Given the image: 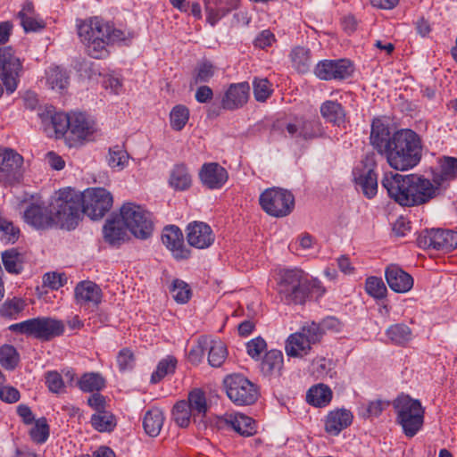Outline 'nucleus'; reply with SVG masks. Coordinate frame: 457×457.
<instances>
[{
	"instance_id": "nucleus-1",
	"label": "nucleus",
	"mask_w": 457,
	"mask_h": 457,
	"mask_svg": "<svg viewBox=\"0 0 457 457\" xmlns=\"http://www.w3.org/2000/svg\"><path fill=\"white\" fill-rule=\"evenodd\" d=\"M276 291L285 304H304L311 294L320 296L325 289L321 283L298 268L279 270L275 278Z\"/></svg>"
},
{
	"instance_id": "nucleus-2",
	"label": "nucleus",
	"mask_w": 457,
	"mask_h": 457,
	"mask_svg": "<svg viewBox=\"0 0 457 457\" xmlns=\"http://www.w3.org/2000/svg\"><path fill=\"white\" fill-rule=\"evenodd\" d=\"M78 34L85 46L87 54L95 59H104L109 55L108 46L123 39V32L99 17L81 21L78 25Z\"/></svg>"
},
{
	"instance_id": "nucleus-3",
	"label": "nucleus",
	"mask_w": 457,
	"mask_h": 457,
	"mask_svg": "<svg viewBox=\"0 0 457 457\" xmlns=\"http://www.w3.org/2000/svg\"><path fill=\"white\" fill-rule=\"evenodd\" d=\"M393 145L386 157L390 167L396 170L414 168L421 160L422 143L411 129H400L393 133Z\"/></svg>"
},
{
	"instance_id": "nucleus-4",
	"label": "nucleus",
	"mask_w": 457,
	"mask_h": 457,
	"mask_svg": "<svg viewBox=\"0 0 457 457\" xmlns=\"http://www.w3.org/2000/svg\"><path fill=\"white\" fill-rule=\"evenodd\" d=\"M80 192L70 187L61 189L51 204L57 227L68 230L74 229L81 217Z\"/></svg>"
},
{
	"instance_id": "nucleus-5",
	"label": "nucleus",
	"mask_w": 457,
	"mask_h": 457,
	"mask_svg": "<svg viewBox=\"0 0 457 457\" xmlns=\"http://www.w3.org/2000/svg\"><path fill=\"white\" fill-rule=\"evenodd\" d=\"M396 413V422L402 427L404 435L411 438L418 434L424 424L425 410L421 403L408 395H401L393 402Z\"/></svg>"
},
{
	"instance_id": "nucleus-6",
	"label": "nucleus",
	"mask_w": 457,
	"mask_h": 457,
	"mask_svg": "<svg viewBox=\"0 0 457 457\" xmlns=\"http://www.w3.org/2000/svg\"><path fill=\"white\" fill-rule=\"evenodd\" d=\"M10 329L41 341H50L64 333L63 321L51 317H37L13 324Z\"/></svg>"
},
{
	"instance_id": "nucleus-7",
	"label": "nucleus",
	"mask_w": 457,
	"mask_h": 457,
	"mask_svg": "<svg viewBox=\"0 0 457 457\" xmlns=\"http://www.w3.org/2000/svg\"><path fill=\"white\" fill-rule=\"evenodd\" d=\"M120 217L125 227L134 237L146 239L154 230L152 215L141 205L134 203H125L120 210Z\"/></svg>"
},
{
	"instance_id": "nucleus-8",
	"label": "nucleus",
	"mask_w": 457,
	"mask_h": 457,
	"mask_svg": "<svg viewBox=\"0 0 457 457\" xmlns=\"http://www.w3.org/2000/svg\"><path fill=\"white\" fill-rule=\"evenodd\" d=\"M321 337L320 327L315 322L307 323L299 331L287 337L285 345L286 353L289 357L303 358L309 354L312 345L320 342Z\"/></svg>"
},
{
	"instance_id": "nucleus-9",
	"label": "nucleus",
	"mask_w": 457,
	"mask_h": 457,
	"mask_svg": "<svg viewBox=\"0 0 457 457\" xmlns=\"http://www.w3.org/2000/svg\"><path fill=\"white\" fill-rule=\"evenodd\" d=\"M259 202L266 213L277 218L289 215L295 208L294 195L280 187L266 189L261 194Z\"/></svg>"
},
{
	"instance_id": "nucleus-10",
	"label": "nucleus",
	"mask_w": 457,
	"mask_h": 457,
	"mask_svg": "<svg viewBox=\"0 0 457 457\" xmlns=\"http://www.w3.org/2000/svg\"><path fill=\"white\" fill-rule=\"evenodd\" d=\"M80 195L82 212L92 220L103 218L112 206V195L105 188H87Z\"/></svg>"
},
{
	"instance_id": "nucleus-11",
	"label": "nucleus",
	"mask_w": 457,
	"mask_h": 457,
	"mask_svg": "<svg viewBox=\"0 0 457 457\" xmlns=\"http://www.w3.org/2000/svg\"><path fill=\"white\" fill-rule=\"evenodd\" d=\"M23 73V62L15 55L11 46L0 47V79L8 94L18 87Z\"/></svg>"
},
{
	"instance_id": "nucleus-12",
	"label": "nucleus",
	"mask_w": 457,
	"mask_h": 457,
	"mask_svg": "<svg viewBox=\"0 0 457 457\" xmlns=\"http://www.w3.org/2000/svg\"><path fill=\"white\" fill-rule=\"evenodd\" d=\"M224 384L228 398L237 405H249L257 400L255 386L242 375L228 376Z\"/></svg>"
},
{
	"instance_id": "nucleus-13",
	"label": "nucleus",
	"mask_w": 457,
	"mask_h": 457,
	"mask_svg": "<svg viewBox=\"0 0 457 457\" xmlns=\"http://www.w3.org/2000/svg\"><path fill=\"white\" fill-rule=\"evenodd\" d=\"M408 196L410 207L425 204L439 195L432 180L419 174H408Z\"/></svg>"
},
{
	"instance_id": "nucleus-14",
	"label": "nucleus",
	"mask_w": 457,
	"mask_h": 457,
	"mask_svg": "<svg viewBox=\"0 0 457 457\" xmlns=\"http://www.w3.org/2000/svg\"><path fill=\"white\" fill-rule=\"evenodd\" d=\"M362 168L353 170L354 181L358 190H361L368 199L373 198L378 193V176L374 171L376 168L375 155L367 154L361 162Z\"/></svg>"
},
{
	"instance_id": "nucleus-15",
	"label": "nucleus",
	"mask_w": 457,
	"mask_h": 457,
	"mask_svg": "<svg viewBox=\"0 0 457 457\" xmlns=\"http://www.w3.org/2000/svg\"><path fill=\"white\" fill-rule=\"evenodd\" d=\"M417 242L423 248L451 252L457 248V232L450 229H430L420 234Z\"/></svg>"
},
{
	"instance_id": "nucleus-16",
	"label": "nucleus",
	"mask_w": 457,
	"mask_h": 457,
	"mask_svg": "<svg viewBox=\"0 0 457 457\" xmlns=\"http://www.w3.org/2000/svg\"><path fill=\"white\" fill-rule=\"evenodd\" d=\"M353 71V63L348 59L322 60L314 68V74L323 80H344Z\"/></svg>"
},
{
	"instance_id": "nucleus-17",
	"label": "nucleus",
	"mask_w": 457,
	"mask_h": 457,
	"mask_svg": "<svg viewBox=\"0 0 457 457\" xmlns=\"http://www.w3.org/2000/svg\"><path fill=\"white\" fill-rule=\"evenodd\" d=\"M23 157L16 151L0 146V179L9 184L17 183L22 177Z\"/></svg>"
},
{
	"instance_id": "nucleus-18",
	"label": "nucleus",
	"mask_w": 457,
	"mask_h": 457,
	"mask_svg": "<svg viewBox=\"0 0 457 457\" xmlns=\"http://www.w3.org/2000/svg\"><path fill=\"white\" fill-rule=\"evenodd\" d=\"M408 175H402L393 171L384 174L381 181L382 187L386 190L388 196L401 206L410 207L408 196Z\"/></svg>"
},
{
	"instance_id": "nucleus-19",
	"label": "nucleus",
	"mask_w": 457,
	"mask_h": 457,
	"mask_svg": "<svg viewBox=\"0 0 457 457\" xmlns=\"http://www.w3.org/2000/svg\"><path fill=\"white\" fill-rule=\"evenodd\" d=\"M24 220L36 228H48L56 226L52 207L35 202L27 205L23 214Z\"/></svg>"
},
{
	"instance_id": "nucleus-20",
	"label": "nucleus",
	"mask_w": 457,
	"mask_h": 457,
	"mask_svg": "<svg viewBox=\"0 0 457 457\" xmlns=\"http://www.w3.org/2000/svg\"><path fill=\"white\" fill-rule=\"evenodd\" d=\"M457 179V158L442 156L437 159L436 166L432 169V182L437 186V191L445 188L450 182Z\"/></svg>"
},
{
	"instance_id": "nucleus-21",
	"label": "nucleus",
	"mask_w": 457,
	"mask_h": 457,
	"mask_svg": "<svg viewBox=\"0 0 457 457\" xmlns=\"http://www.w3.org/2000/svg\"><path fill=\"white\" fill-rule=\"evenodd\" d=\"M187 243L197 249L210 247L215 240V235L212 228L204 222L194 221L187 227Z\"/></svg>"
},
{
	"instance_id": "nucleus-22",
	"label": "nucleus",
	"mask_w": 457,
	"mask_h": 457,
	"mask_svg": "<svg viewBox=\"0 0 457 457\" xmlns=\"http://www.w3.org/2000/svg\"><path fill=\"white\" fill-rule=\"evenodd\" d=\"M102 289L89 280L80 281L74 289V298L82 308H96L102 302Z\"/></svg>"
},
{
	"instance_id": "nucleus-23",
	"label": "nucleus",
	"mask_w": 457,
	"mask_h": 457,
	"mask_svg": "<svg viewBox=\"0 0 457 457\" xmlns=\"http://www.w3.org/2000/svg\"><path fill=\"white\" fill-rule=\"evenodd\" d=\"M162 242L177 260L187 259L190 256V250L185 247L183 234L177 226L170 225L163 228Z\"/></svg>"
},
{
	"instance_id": "nucleus-24",
	"label": "nucleus",
	"mask_w": 457,
	"mask_h": 457,
	"mask_svg": "<svg viewBox=\"0 0 457 457\" xmlns=\"http://www.w3.org/2000/svg\"><path fill=\"white\" fill-rule=\"evenodd\" d=\"M370 139L372 146L381 154L386 155L393 145V134L390 132L389 125L381 118H375L372 120Z\"/></svg>"
},
{
	"instance_id": "nucleus-25",
	"label": "nucleus",
	"mask_w": 457,
	"mask_h": 457,
	"mask_svg": "<svg viewBox=\"0 0 457 457\" xmlns=\"http://www.w3.org/2000/svg\"><path fill=\"white\" fill-rule=\"evenodd\" d=\"M204 186L209 189H220L228 181V173L217 162L204 163L199 172Z\"/></svg>"
},
{
	"instance_id": "nucleus-26",
	"label": "nucleus",
	"mask_w": 457,
	"mask_h": 457,
	"mask_svg": "<svg viewBox=\"0 0 457 457\" xmlns=\"http://www.w3.org/2000/svg\"><path fill=\"white\" fill-rule=\"evenodd\" d=\"M96 131V123L83 112L71 113L70 132L79 143L91 140Z\"/></svg>"
},
{
	"instance_id": "nucleus-27",
	"label": "nucleus",
	"mask_w": 457,
	"mask_h": 457,
	"mask_svg": "<svg viewBox=\"0 0 457 457\" xmlns=\"http://www.w3.org/2000/svg\"><path fill=\"white\" fill-rule=\"evenodd\" d=\"M385 277L389 287L396 293H407L413 287V278L398 265L387 266Z\"/></svg>"
},
{
	"instance_id": "nucleus-28",
	"label": "nucleus",
	"mask_w": 457,
	"mask_h": 457,
	"mask_svg": "<svg viewBox=\"0 0 457 457\" xmlns=\"http://www.w3.org/2000/svg\"><path fill=\"white\" fill-rule=\"evenodd\" d=\"M250 86L247 82L232 84L222 99V106L227 110L243 107L249 99Z\"/></svg>"
},
{
	"instance_id": "nucleus-29",
	"label": "nucleus",
	"mask_w": 457,
	"mask_h": 457,
	"mask_svg": "<svg viewBox=\"0 0 457 457\" xmlns=\"http://www.w3.org/2000/svg\"><path fill=\"white\" fill-rule=\"evenodd\" d=\"M353 415L346 409H336L328 412L325 420V431L331 436H338L353 422Z\"/></svg>"
},
{
	"instance_id": "nucleus-30",
	"label": "nucleus",
	"mask_w": 457,
	"mask_h": 457,
	"mask_svg": "<svg viewBox=\"0 0 457 457\" xmlns=\"http://www.w3.org/2000/svg\"><path fill=\"white\" fill-rule=\"evenodd\" d=\"M284 356L281 351L272 349L267 352L261 362L262 373L269 378H278L282 374Z\"/></svg>"
},
{
	"instance_id": "nucleus-31",
	"label": "nucleus",
	"mask_w": 457,
	"mask_h": 457,
	"mask_svg": "<svg viewBox=\"0 0 457 457\" xmlns=\"http://www.w3.org/2000/svg\"><path fill=\"white\" fill-rule=\"evenodd\" d=\"M202 344L206 345L209 364L214 368L220 367L228 357L226 345L220 339H213L209 337H203Z\"/></svg>"
},
{
	"instance_id": "nucleus-32",
	"label": "nucleus",
	"mask_w": 457,
	"mask_h": 457,
	"mask_svg": "<svg viewBox=\"0 0 457 457\" xmlns=\"http://www.w3.org/2000/svg\"><path fill=\"white\" fill-rule=\"evenodd\" d=\"M186 403L188 404L194 416V422L203 421L209 410L205 392L200 388L192 389L187 395Z\"/></svg>"
},
{
	"instance_id": "nucleus-33",
	"label": "nucleus",
	"mask_w": 457,
	"mask_h": 457,
	"mask_svg": "<svg viewBox=\"0 0 457 457\" xmlns=\"http://www.w3.org/2000/svg\"><path fill=\"white\" fill-rule=\"evenodd\" d=\"M168 183L176 191L189 189L192 186V175L188 167L184 163L175 164L170 170Z\"/></svg>"
},
{
	"instance_id": "nucleus-34",
	"label": "nucleus",
	"mask_w": 457,
	"mask_h": 457,
	"mask_svg": "<svg viewBox=\"0 0 457 457\" xmlns=\"http://www.w3.org/2000/svg\"><path fill=\"white\" fill-rule=\"evenodd\" d=\"M226 424L243 436H253L256 432V425L253 419L243 413H230L225 417Z\"/></svg>"
},
{
	"instance_id": "nucleus-35",
	"label": "nucleus",
	"mask_w": 457,
	"mask_h": 457,
	"mask_svg": "<svg viewBox=\"0 0 457 457\" xmlns=\"http://www.w3.org/2000/svg\"><path fill=\"white\" fill-rule=\"evenodd\" d=\"M43 121L46 125L45 129L49 137L61 138L68 130L70 131L71 114L54 112L50 115L48 121L46 120H44Z\"/></svg>"
},
{
	"instance_id": "nucleus-36",
	"label": "nucleus",
	"mask_w": 457,
	"mask_h": 457,
	"mask_svg": "<svg viewBox=\"0 0 457 457\" xmlns=\"http://www.w3.org/2000/svg\"><path fill=\"white\" fill-rule=\"evenodd\" d=\"M127 229L120 217L108 220L103 228L104 240L110 245H119L127 237Z\"/></svg>"
},
{
	"instance_id": "nucleus-37",
	"label": "nucleus",
	"mask_w": 457,
	"mask_h": 457,
	"mask_svg": "<svg viewBox=\"0 0 457 457\" xmlns=\"http://www.w3.org/2000/svg\"><path fill=\"white\" fill-rule=\"evenodd\" d=\"M320 114L326 121L341 126L345 121V112L341 104L328 100L320 105Z\"/></svg>"
},
{
	"instance_id": "nucleus-38",
	"label": "nucleus",
	"mask_w": 457,
	"mask_h": 457,
	"mask_svg": "<svg viewBox=\"0 0 457 457\" xmlns=\"http://www.w3.org/2000/svg\"><path fill=\"white\" fill-rule=\"evenodd\" d=\"M164 416L161 410L153 408L147 411L143 419V428L150 436H157L163 426Z\"/></svg>"
},
{
	"instance_id": "nucleus-39",
	"label": "nucleus",
	"mask_w": 457,
	"mask_h": 457,
	"mask_svg": "<svg viewBox=\"0 0 457 457\" xmlns=\"http://www.w3.org/2000/svg\"><path fill=\"white\" fill-rule=\"evenodd\" d=\"M292 66L300 73H306L312 65V53L303 46L294 47L289 54Z\"/></svg>"
},
{
	"instance_id": "nucleus-40",
	"label": "nucleus",
	"mask_w": 457,
	"mask_h": 457,
	"mask_svg": "<svg viewBox=\"0 0 457 457\" xmlns=\"http://www.w3.org/2000/svg\"><path fill=\"white\" fill-rule=\"evenodd\" d=\"M18 18L21 20V25L26 32L37 31L45 27L43 21L36 19L34 6L30 2L23 4L22 9L18 12Z\"/></svg>"
},
{
	"instance_id": "nucleus-41",
	"label": "nucleus",
	"mask_w": 457,
	"mask_h": 457,
	"mask_svg": "<svg viewBox=\"0 0 457 457\" xmlns=\"http://www.w3.org/2000/svg\"><path fill=\"white\" fill-rule=\"evenodd\" d=\"M331 389L323 384L312 386L306 395L307 402L315 407H324L331 402Z\"/></svg>"
},
{
	"instance_id": "nucleus-42",
	"label": "nucleus",
	"mask_w": 457,
	"mask_h": 457,
	"mask_svg": "<svg viewBox=\"0 0 457 457\" xmlns=\"http://www.w3.org/2000/svg\"><path fill=\"white\" fill-rule=\"evenodd\" d=\"M2 262L7 272L20 274L23 270L25 255L12 248L2 253Z\"/></svg>"
},
{
	"instance_id": "nucleus-43",
	"label": "nucleus",
	"mask_w": 457,
	"mask_h": 457,
	"mask_svg": "<svg viewBox=\"0 0 457 457\" xmlns=\"http://www.w3.org/2000/svg\"><path fill=\"white\" fill-rule=\"evenodd\" d=\"M78 386L83 392H99L105 387V379L97 372H87L78 380Z\"/></svg>"
},
{
	"instance_id": "nucleus-44",
	"label": "nucleus",
	"mask_w": 457,
	"mask_h": 457,
	"mask_svg": "<svg viewBox=\"0 0 457 457\" xmlns=\"http://www.w3.org/2000/svg\"><path fill=\"white\" fill-rule=\"evenodd\" d=\"M68 72L60 67H50L46 71V81L49 87L58 92H62L69 85Z\"/></svg>"
},
{
	"instance_id": "nucleus-45",
	"label": "nucleus",
	"mask_w": 457,
	"mask_h": 457,
	"mask_svg": "<svg viewBox=\"0 0 457 457\" xmlns=\"http://www.w3.org/2000/svg\"><path fill=\"white\" fill-rule=\"evenodd\" d=\"M388 339L395 345H404L412 338L411 329L403 323L391 325L386 331Z\"/></svg>"
},
{
	"instance_id": "nucleus-46",
	"label": "nucleus",
	"mask_w": 457,
	"mask_h": 457,
	"mask_svg": "<svg viewBox=\"0 0 457 457\" xmlns=\"http://www.w3.org/2000/svg\"><path fill=\"white\" fill-rule=\"evenodd\" d=\"M90 423L98 432H111L117 425L114 415L106 410L94 413Z\"/></svg>"
},
{
	"instance_id": "nucleus-47",
	"label": "nucleus",
	"mask_w": 457,
	"mask_h": 457,
	"mask_svg": "<svg viewBox=\"0 0 457 457\" xmlns=\"http://www.w3.org/2000/svg\"><path fill=\"white\" fill-rule=\"evenodd\" d=\"M172 298L178 303H187L191 296L192 291L189 285L182 279L175 278L169 287Z\"/></svg>"
},
{
	"instance_id": "nucleus-48",
	"label": "nucleus",
	"mask_w": 457,
	"mask_h": 457,
	"mask_svg": "<svg viewBox=\"0 0 457 457\" xmlns=\"http://www.w3.org/2000/svg\"><path fill=\"white\" fill-rule=\"evenodd\" d=\"M172 419L180 428H187L191 420L194 421L193 412L186 403V400L179 401L173 406Z\"/></svg>"
},
{
	"instance_id": "nucleus-49",
	"label": "nucleus",
	"mask_w": 457,
	"mask_h": 457,
	"mask_svg": "<svg viewBox=\"0 0 457 457\" xmlns=\"http://www.w3.org/2000/svg\"><path fill=\"white\" fill-rule=\"evenodd\" d=\"M322 123L318 119L308 120L302 116V139L311 140L323 137Z\"/></svg>"
},
{
	"instance_id": "nucleus-50",
	"label": "nucleus",
	"mask_w": 457,
	"mask_h": 457,
	"mask_svg": "<svg viewBox=\"0 0 457 457\" xmlns=\"http://www.w3.org/2000/svg\"><path fill=\"white\" fill-rule=\"evenodd\" d=\"M177 362V359L171 355L162 359L151 376V382L156 384L167 375L174 373Z\"/></svg>"
},
{
	"instance_id": "nucleus-51",
	"label": "nucleus",
	"mask_w": 457,
	"mask_h": 457,
	"mask_svg": "<svg viewBox=\"0 0 457 457\" xmlns=\"http://www.w3.org/2000/svg\"><path fill=\"white\" fill-rule=\"evenodd\" d=\"M189 120V110L183 104L174 106L170 113V127L180 131L184 129Z\"/></svg>"
},
{
	"instance_id": "nucleus-52",
	"label": "nucleus",
	"mask_w": 457,
	"mask_h": 457,
	"mask_svg": "<svg viewBox=\"0 0 457 457\" xmlns=\"http://www.w3.org/2000/svg\"><path fill=\"white\" fill-rule=\"evenodd\" d=\"M25 306L26 303L21 298L13 297L8 299L0 306V316L8 319H17Z\"/></svg>"
},
{
	"instance_id": "nucleus-53",
	"label": "nucleus",
	"mask_w": 457,
	"mask_h": 457,
	"mask_svg": "<svg viewBox=\"0 0 457 457\" xmlns=\"http://www.w3.org/2000/svg\"><path fill=\"white\" fill-rule=\"evenodd\" d=\"M20 361V355L14 346L4 345L0 347V364L6 370H12Z\"/></svg>"
},
{
	"instance_id": "nucleus-54",
	"label": "nucleus",
	"mask_w": 457,
	"mask_h": 457,
	"mask_svg": "<svg viewBox=\"0 0 457 457\" xmlns=\"http://www.w3.org/2000/svg\"><path fill=\"white\" fill-rule=\"evenodd\" d=\"M215 72V67L209 62L199 64L193 74L190 86L203 84L210 81Z\"/></svg>"
},
{
	"instance_id": "nucleus-55",
	"label": "nucleus",
	"mask_w": 457,
	"mask_h": 457,
	"mask_svg": "<svg viewBox=\"0 0 457 457\" xmlns=\"http://www.w3.org/2000/svg\"><path fill=\"white\" fill-rule=\"evenodd\" d=\"M366 293L376 299H382L386 296L387 289L382 278L369 277L365 281Z\"/></svg>"
},
{
	"instance_id": "nucleus-56",
	"label": "nucleus",
	"mask_w": 457,
	"mask_h": 457,
	"mask_svg": "<svg viewBox=\"0 0 457 457\" xmlns=\"http://www.w3.org/2000/svg\"><path fill=\"white\" fill-rule=\"evenodd\" d=\"M49 426L46 418L42 417L36 420L34 427L29 430V436L36 444L45 443L49 436Z\"/></svg>"
},
{
	"instance_id": "nucleus-57",
	"label": "nucleus",
	"mask_w": 457,
	"mask_h": 457,
	"mask_svg": "<svg viewBox=\"0 0 457 457\" xmlns=\"http://www.w3.org/2000/svg\"><path fill=\"white\" fill-rule=\"evenodd\" d=\"M253 87L254 98L258 102H265L273 92L272 85L267 79L255 78Z\"/></svg>"
},
{
	"instance_id": "nucleus-58",
	"label": "nucleus",
	"mask_w": 457,
	"mask_h": 457,
	"mask_svg": "<svg viewBox=\"0 0 457 457\" xmlns=\"http://www.w3.org/2000/svg\"><path fill=\"white\" fill-rule=\"evenodd\" d=\"M129 155L127 152L119 145H115L109 150L108 164L112 168L122 170L128 163Z\"/></svg>"
},
{
	"instance_id": "nucleus-59",
	"label": "nucleus",
	"mask_w": 457,
	"mask_h": 457,
	"mask_svg": "<svg viewBox=\"0 0 457 457\" xmlns=\"http://www.w3.org/2000/svg\"><path fill=\"white\" fill-rule=\"evenodd\" d=\"M46 385L48 389L54 394H61L65 391L63 379L57 371H48L45 375Z\"/></svg>"
},
{
	"instance_id": "nucleus-60",
	"label": "nucleus",
	"mask_w": 457,
	"mask_h": 457,
	"mask_svg": "<svg viewBox=\"0 0 457 457\" xmlns=\"http://www.w3.org/2000/svg\"><path fill=\"white\" fill-rule=\"evenodd\" d=\"M0 227L1 240L4 243H14L20 236L19 228L15 227L12 222L4 220Z\"/></svg>"
},
{
	"instance_id": "nucleus-61",
	"label": "nucleus",
	"mask_w": 457,
	"mask_h": 457,
	"mask_svg": "<svg viewBox=\"0 0 457 457\" xmlns=\"http://www.w3.org/2000/svg\"><path fill=\"white\" fill-rule=\"evenodd\" d=\"M117 363L120 370H130L135 364L133 353L128 349H121L117 355Z\"/></svg>"
},
{
	"instance_id": "nucleus-62",
	"label": "nucleus",
	"mask_w": 457,
	"mask_h": 457,
	"mask_svg": "<svg viewBox=\"0 0 457 457\" xmlns=\"http://www.w3.org/2000/svg\"><path fill=\"white\" fill-rule=\"evenodd\" d=\"M66 281L67 278L64 276V274L56 272L46 273L43 278L44 286L55 290L62 287L66 283Z\"/></svg>"
},
{
	"instance_id": "nucleus-63",
	"label": "nucleus",
	"mask_w": 457,
	"mask_h": 457,
	"mask_svg": "<svg viewBox=\"0 0 457 457\" xmlns=\"http://www.w3.org/2000/svg\"><path fill=\"white\" fill-rule=\"evenodd\" d=\"M283 131H286L291 138H302V116H295L289 120Z\"/></svg>"
},
{
	"instance_id": "nucleus-64",
	"label": "nucleus",
	"mask_w": 457,
	"mask_h": 457,
	"mask_svg": "<svg viewBox=\"0 0 457 457\" xmlns=\"http://www.w3.org/2000/svg\"><path fill=\"white\" fill-rule=\"evenodd\" d=\"M267 344L262 337L252 339L246 344L247 353L253 359H258L266 349Z\"/></svg>"
}]
</instances>
